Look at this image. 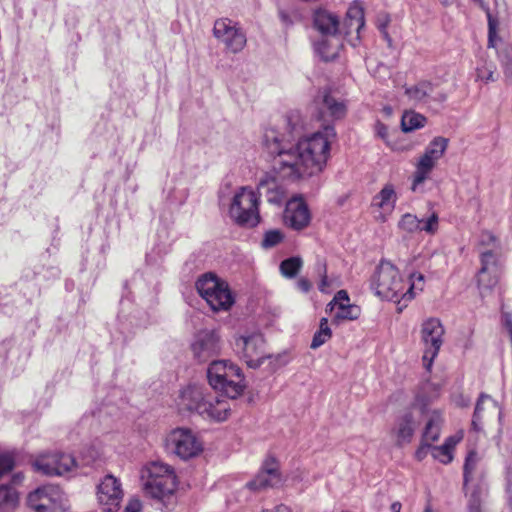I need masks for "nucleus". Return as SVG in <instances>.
<instances>
[{
	"label": "nucleus",
	"mask_w": 512,
	"mask_h": 512,
	"mask_svg": "<svg viewBox=\"0 0 512 512\" xmlns=\"http://www.w3.org/2000/svg\"><path fill=\"white\" fill-rule=\"evenodd\" d=\"M143 486L147 495L165 507L174 503L177 478L172 467L162 462H152L147 467V479Z\"/></svg>",
	"instance_id": "nucleus-4"
},
{
	"label": "nucleus",
	"mask_w": 512,
	"mask_h": 512,
	"mask_svg": "<svg viewBox=\"0 0 512 512\" xmlns=\"http://www.w3.org/2000/svg\"><path fill=\"white\" fill-rule=\"evenodd\" d=\"M247 487L250 490L259 491L266 488L278 487L274 482L271 481L267 474H263L260 471L253 480L247 483Z\"/></svg>",
	"instance_id": "nucleus-38"
},
{
	"label": "nucleus",
	"mask_w": 512,
	"mask_h": 512,
	"mask_svg": "<svg viewBox=\"0 0 512 512\" xmlns=\"http://www.w3.org/2000/svg\"><path fill=\"white\" fill-rule=\"evenodd\" d=\"M333 302L338 306L340 303L349 304V296L346 290H339L334 296L332 302L327 305V308L330 307V310H333Z\"/></svg>",
	"instance_id": "nucleus-49"
},
{
	"label": "nucleus",
	"mask_w": 512,
	"mask_h": 512,
	"mask_svg": "<svg viewBox=\"0 0 512 512\" xmlns=\"http://www.w3.org/2000/svg\"><path fill=\"white\" fill-rule=\"evenodd\" d=\"M430 449L432 450V445H430V443L421 441V445L418 447V449L415 452L416 459L419 461L423 460L427 456L428 451Z\"/></svg>",
	"instance_id": "nucleus-50"
},
{
	"label": "nucleus",
	"mask_w": 512,
	"mask_h": 512,
	"mask_svg": "<svg viewBox=\"0 0 512 512\" xmlns=\"http://www.w3.org/2000/svg\"><path fill=\"white\" fill-rule=\"evenodd\" d=\"M426 118L416 112H405L401 119V127L404 132H411L424 126Z\"/></svg>",
	"instance_id": "nucleus-30"
},
{
	"label": "nucleus",
	"mask_w": 512,
	"mask_h": 512,
	"mask_svg": "<svg viewBox=\"0 0 512 512\" xmlns=\"http://www.w3.org/2000/svg\"><path fill=\"white\" fill-rule=\"evenodd\" d=\"M165 449L183 460L197 456L202 451V443L188 428H176L165 438Z\"/></svg>",
	"instance_id": "nucleus-8"
},
{
	"label": "nucleus",
	"mask_w": 512,
	"mask_h": 512,
	"mask_svg": "<svg viewBox=\"0 0 512 512\" xmlns=\"http://www.w3.org/2000/svg\"><path fill=\"white\" fill-rule=\"evenodd\" d=\"M459 438H456L454 436L448 437L443 445H447L448 448L452 451L455 445L459 442Z\"/></svg>",
	"instance_id": "nucleus-56"
},
{
	"label": "nucleus",
	"mask_w": 512,
	"mask_h": 512,
	"mask_svg": "<svg viewBox=\"0 0 512 512\" xmlns=\"http://www.w3.org/2000/svg\"><path fill=\"white\" fill-rule=\"evenodd\" d=\"M265 361H268V367L271 372L287 365L290 361V357L287 352L278 354H265Z\"/></svg>",
	"instance_id": "nucleus-39"
},
{
	"label": "nucleus",
	"mask_w": 512,
	"mask_h": 512,
	"mask_svg": "<svg viewBox=\"0 0 512 512\" xmlns=\"http://www.w3.org/2000/svg\"><path fill=\"white\" fill-rule=\"evenodd\" d=\"M422 222L423 220L418 219L417 216L406 213L401 217L398 227L408 233H415L420 231Z\"/></svg>",
	"instance_id": "nucleus-36"
},
{
	"label": "nucleus",
	"mask_w": 512,
	"mask_h": 512,
	"mask_svg": "<svg viewBox=\"0 0 512 512\" xmlns=\"http://www.w3.org/2000/svg\"><path fill=\"white\" fill-rule=\"evenodd\" d=\"M39 492L32 491L27 497V505L35 512H57L55 507L38 503Z\"/></svg>",
	"instance_id": "nucleus-42"
},
{
	"label": "nucleus",
	"mask_w": 512,
	"mask_h": 512,
	"mask_svg": "<svg viewBox=\"0 0 512 512\" xmlns=\"http://www.w3.org/2000/svg\"><path fill=\"white\" fill-rule=\"evenodd\" d=\"M481 267L477 273V284L482 296L490 293L500 277L498 254L492 250L480 251Z\"/></svg>",
	"instance_id": "nucleus-12"
},
{
	"label": "nucleus",
	"mask_w": 512,
	"mask_h": 512,
	"mask_svg": "<svg viewBox=\"0 0 512 512\" xmlns=\"http://www.w3.org/2000/svg\"><path fill=\"white\" fill-rule=\"evenodd\" d=\"M37 502H38V503H40V504H44V505H47V506H52V507H54V506L52 505V503H51L50 499L47 497V495H46L45 493H41V494L39 495V499H38V501H37Z\"/></svg>",
	"instance_id": "nucleus-57"
},
{
	"label": "nucleus",
	"mask_w": 512,
	"mask_h": 512,
	"mask_svg": "<svg viewBox=\"0 0 512 512\" xmlns=\"http://www.w3.org/2000/svg\"><path fill=\"white\" fill-rule=\"evenodd\" d=\"M411 278L412 279H417L419 281H422L424 279V276L421 273H418V274L417 273H413L411 275Z\"/></svg>",
	"instance_id": "nucleus-62"
},
{
	"label": "nucleus",
	"mask_w": 512,
	"mask_h": 512,
	"mask_svg": "<svg viewBox=\"0 0 512 512\" xmlns=\"http://www.w3.org/2000/svg\"><path fill=\"white\" fill-rule=\"evenodd\" d=\"M332 337V331L328 325V319L322 318L320 320L319 329L315 332L310 348L317 349L325 344Z\"/></svg>",
	"instance_id": "nucleus-33"
},
{
	"label": "nucleus",
	"mask_w": 512,
	"mask_h": 512,
	"mask_svg": "<svg viewBox=\"0 0 512 512\" xmlns=\"http://www.w3.org/2000/svg\"><path fill=\"white\" fill-rule=\"evenodd\" d=\"M311 221L308 205L301 196H295L286 203L284 210L285 224L297 231L306 228Z\"/></svg>",
	"instance_id": "nucleus-17"
},
{
	"label": "nucleus",
	"mask_w": 512,
	"mask_h": 512,
	"mask_svg": "<svg viewBox=\"0 0 512 512\" xmlns=\"http://www.w3.org/2000/svg\"><path fill=\"white\" fill-rule=\"evenodd\" d=\"M468 512H481V508L468 509Z\"/></svg>",
	"instance_id": "nucleus-63"
},
{
	"label": "nucleus",
	"mask_w": 512,
	"mask_h": 512,
	"mask_svg": "<svg viewBox=\"0 0 512 512\" xmlns=\"http://www.w3.org/2000/svg\"><path fill=\"white\" fill-rule=\"evenodd\" d=\"M234 347L248 367L256 369L265 363V339L261 333L236 338Z\"/></svg>",
	"instance_id": "nucleus-10"
},
{
	"label": "nucleus",
	"mask_w": 512,
	"mask_h": 512,
	"mask_svg": "<svg viewBox=\"0 0 512 512\" xmlns=\"http://www.w3.org/2000/svg\"><path fill=\"white\" fill-rule=\"evenodd\" d=\"M213 35L232 53L242 51L247 42L245 33L229 18H219L214 22Z\"/></svg>",
	"instance_id": "nucleus-11"
},
{
	"label": "nucleus",
	"mask_w": 512,
	"mask_h": 512,
	"mask_svg": "<svg viewBox=\"0 0 512 512\" xmlns=\"http://www.w3.org/2000/svg\"><path fill=\"white\" fill-rule=\"evenodd\" d=\"M316 266H317V272L321 276L319 290L321 292H328L329 282H328V277H327L326 264L321 261H318Z\"/></svg>",
	"instance_id": "nucleus-47"
},
{
	"label": "nucleus",
	"mask_w": 512,
	"mask_h": 512,
	"mask_svg": "<svg viewBox=\"0 0 512 512\" xmlns=\"http://www.w3.org/2000/svg\"><path fill=\"white\" fill-rule=\"evenodd\" d=\"M342 47L343 37L341 34L320 35V38L314 43L316 53L326 62L337 58Z\"/></svg>",
	"instance_id": "nucleus-20"
},
{
	"label": "nucleus",
	"mask_w": 512,
	"mask_h": 512,
	"mask_svg": "<svg viewBox=\"0 0 512 512\" xmlns=\"http://www.w3.org/2000/svg\"><path fill=\"white\" fill-rule=\"evenodd\" d=\"M375 132H376V135L383 139V140H386L387 139V136H388V128L387 126L382 123V122H377L376 125H375Z\"/></svg>",
	"instance_id": "nucleus-52"
},
{
	"label": "nucleus",
	"mask_w": 512,
	"mask_h": 512,
	"mask_svg": "<svg viewBox=\"0 0 512 512\" xmlns=\"http://www.w3.org/2000/svg\"><path fill=\"white\" fill-rule=\"evenodd\" d=\"M502 63L505 77L507 79H512V59H509L507 61L503 60Z\"/></svg>",
	"instance_id": "nucleus-54"
},
{
	"label": "nucleus",
	"mask_w": 512,
	"mask_h": 512,
	"mask_svg": "<svg viewBox=\"0 0 512 512\" xmlns=\"http://www.w3.org/2000/svg\"><path fill=\"white\" fill-rule=\"evenodd\" d=\"M23 479H24L23 474H21V473L14 474L13 478H12V485L14 486V484L21 483Z\"/></svg>",
	"instance_id": "nucleus-60"
},
{
	"label": "nucleus",
	"mask_w": 512,
	"mask_h": 512,
	"mask_svg": "<svg viewBox=\"0 0 512 512\" xmlns=\"http://www.w3.org/2000/svg\"><path fill=\"white\" fill-rule=\"evenodd\" d=\"M364 26V11L357 4L350 6L347 10L346 17L342 26H340L341 37L350 35L353 31L359 34Z\"/></svg>",
	"instance_id": "nucleus-23"
},
{
	"label": "nucleus",
	"mask_w": 512,
	"mask_h": 512,
	"mask_svg": "<svg viewBox=\"0 0 512 512\" xmlns=\"http://www.w3.org/2000/svg\"><path fill=\"white\" fill-rule=\"evenodd\" d=\"M440 424V416H432L426 423L422 434V441L430 443V445H432L433 442H436L440 436Z\"/></svg>",
	"instance_id": "nucleus-32"
},
{
	"label": "nucleus",
	"mask_w": 512,
	"mask_h": 512,
	"mask_svg": "<svg viewBox=\"0 0 512 512\" xmlns=\"http://www.w3.org/2000/svg\"><path fill=\"white\" fill-rule=\"evenodd\" d=\"M229 216L240 227L253 228L260 222L259 197L251 188L241 187L233 196Z\"/></svg>",
	"instance_id": "nucleus-7"
},
{
	"label": "nucleus",
	"mask_w": 512,
	"mask_h": 512,
	"mask_svg": "<svg viewBox=\"0 0 512 512\" xmlns=\"http://www.w3.org/2000/svg\"><path fill=\"white\" fill-rule=\"evenodd\" d=\"M507 481H508L507 489H508V493L510 495V505L512 508V471L509 473Z\"/></svg>",
	"instance_id": "nucleus-58"
},
{
	"label": "nucleus",
	"mask_w": 512,
	"mask_h": 512,
	"mask_svg": "<svg viewBox=\"0 0 512 512\" xmlns=\"http://www.w3.org/2000/svg\"><path fill=\"white\" fill-rule=\"evenodd\" d=\"M76 460L71 454L54 452L39 457L34 466L48 476H63L76 468Z\"/></svg>",
	"instance_id": "nucleus-14"
},
{
	"label": "nucleus",
	"mask_w": 512,
	"mask_h": 512,
	"mask_svg": "<svg viewBox=\"0 0 512 512\" xmlns=\"http://www.w3.org/2000/svg\"><path fill=\"white\" fill-rule=\"evenodd\" d=\"M432 456L443 464H448L452 461V451L447 445L432 446Z\"/></svg>",
	"instance_id": "nucleus-44"
},
{
	"label": "nucleus",
	"mask_w": 512,
	"mask_h": 512,
	"mask_svg": "<svg viewBox=\"0 0 512 512\" xmlns=\"http://www.w3.org/2000/svg\"><path fill=\"white\" fill-rule=\"evenodd\" d=\"M142 508V504L139 499L132 498L127 503L124 512H140Z\"/></svg>",
	"instance_id": "nucleus-51"
},
{
	"label": "nucleus",
	"mask_w": 512,
	"mask_h": 512,
	"mask_svg": "<svg viewBox=\"0 0 512 512\" xmlns=\"http://www.w3.org/2000/svg\"><path fill=\"white\" fill-rule=\"evenodd\" d=\"M283 240V234L279 230L267 231L262 240V247L265 249L275 247Z\"/></svg>",
	"instance_id": "nucleus-45"
},
{
	"label": "nucleus",
	"mask_w": 512,
	"mask_h": 512,
	"mask_svg": "<svg viewBox=\"0 0 512 512\" xmlns=\"http://www.w3.org/2000/svg\"><path fill=\"white\" fill-rule=\"evenodd\" d=\"M436 85L430 81L422 80L413 86L405 87V94L415 103L427 104L431 101L443 103L447 100V93L436 91Z\"/></svg>",
	"instance_id": "nucleus-18"
},
{
	"label": "nucleus",
	"mask_w": 512,
	"mask_h": 512,
	"mask_svg": "<svg viewBox=\"0 0 512 512\" xmlns=\"http://www.w3.org/2000/svg\"><path fill=\"white\" fill-rule=\"evenodd\" d=\"M287 117L289 138L274 129L264 134V145L271 155H275L273 171L278 178L296 181L321 172L329 157L330 145L336 138L334 126L323 123V130L300 139L301 127Z\"/></svg>",
	"instance_id": "nucleus-1"
},
{
	"label": "nucleus",
	"mask_w": 512,
	"mask_h": 512,
	"mask_svg": "<svg viewBox=\"0 0 512 512\" xmlns=\"http://www.w3.org/2000/svg\"><path fill=\"white\" fill-rule=\"evenodd\" d=\"M486 402L491 403L493 409L496 408V403L491 399V397L489 395L482 393L479 396L476 406H475V410H474L473 417H472V423H471L473 430L476 432L481 431V429H482V426H481L482 416H480V407H481V405L485 404Z\"/></svg>",
	"instance_id": "nucleus-35"
},
{
	"label": "nucleus",
	"mask_w": 512,
	"mask_h": 512,
	"mask_svg": "<svg viewBox=\"0 0 512 512\" xmlns=\"http://www.w3.org/2000/svg\"><path fill=\"white\" fill-rule=\"evenodd\" d=\"M401 503L400 502H393L390 506L391 512H400L401 511Z\"/></svg>",
	"instance_id": "nucleus-61"
},
{
	"label": "nucleus",
	"mask_w": 512,
	"mask_h": 512,
	"mask_svg": "<svg viewBox=\"0 0 512 512\" xmlns=\"http://www.w3.org/2000/svg\"><path fill=\"white\" fill-rule=\"evenodd\" d=\"M424 512H433V510L428 506L425 508Z\"/></svg>",
	"instance_id": "nucleus-64"
},
{
	"label": "nucleus",
	"mask_w": 512,
	"mask_h": 512,
	"mask_svg": "<svg viewBox=\"0 0 512 512\" xmlns=\"http://www.w3.org/2000/svg\"><path fill=\"white\" fill-rule=\"evenodd\" d=\"M263 512H290V509H289V507L281 504V505L277 506L274 511L265 510Z\"/></svg>",
	"instance_id": "nucleus-59"
},
{
	"label": "nucleus",
	"mask_w": 512,
	"mask_h": 512,
	"mask_svg": "<svg viewBox=\"0 0 512 512\" xmlns=\"http://www.w3.org/2000/svg\"><path fill=\"white\" fill-rule=\"evenodd\" d=\"M260 472L267 474L271 481L277 486L281 485L284 481L282 473L280 472V463L273 455H268L261 465Z\"/></svg>",
	"instance_id": "nucleus-26"
},
{
	"label": "nucleus",
	"mask_w": 512,
	"mask_h": 512,
	"mask_svg": "<svg viewBox=\"0 0 512 512\" xmlns=\"http://www.w3.org/2000/svg\"><path fill=\"white\" fill-rule=\"evenodd\" d=\"M35 492H39V495L41 493H45L47 497L50 499L52 505L57 509H62L64 507V493L60 489L59 486L55 485H45L40 488H37L34 490Z\"/></svg>",
	"instance_id": "nucleus-29"
},
{
	"label": "nucleus",
	"mask_w": 512,
	"mask_h": 512,
	"mask_svg": "<svg viewBox=\"0 0 512 512\" xmlns=\"http://www.w3.org/2000/svg\"><path fill=\"white\" fill-rule=\"evenodd\" d=\"M207 378L213 389L220 390L230 399H236L245 389L242 370L228 360L212 361L207 369Z\"/></svg>",
	"instance_id": "nucleus-5"
},
{
	"label": "nucleus",
	"mask_w": 512,
	"mask_h": 512,
	"mask_svg": "<svg viewBox=\"0 0 512 512\" xmlns=\"http://www.w3.org/2000/svg\"><path fill=\"white\" fill-rule=\"evenodd\" d=\"M478 245L484 248L482 251L492 250L499 255V252L496 251L498 248L497 238L490 232L481 233Z\"/></svg>",
	"instance_id": "nucleus-43"
},
{
	"label": "nucleus",
	"mask_w": 512,
	"mask_h": 512,
	"mask_svg": "<svg viewBox=\"0 0 512 512\" xmlns=\"http://www.w3.org/2000/svg\"><path fill=\"white\" fill-rule=\"evenodd\" d=\"M495 73L496 66L493 62L484 61V63L476 69L477 79L484 82L496 81L497 77L495 76Z\"/></svg>",
	"instance_id": "nucleus-37"
},
{
	"label": "nucleus",
	"mask_w": 512,
	"mask_h": 512,
	"mask_svg": "<svg viewBox=\"0 0 512 512\" xmlns=\"http://www.w3.org/2000/svg\"><path fill=\"white\" fill-rule=\"evenodd\" d=\"M194 359L199 363H205L221 352L220 335L216 330L199 331L191 344Z\"/></svg>",
	"instance_id": "nucleus-13"
},
{
	"label": "nucleus",
	"mask_w": 512,
	"mask_h": 512,
	"mask_svg": "<svg viewBox=\"0 0 512 512\" xmlns=\"http://www.w3.org/2000/svg\"><path fill=\"white\" fill-rule=\"evenodd\" d=\"M258 193L265 195L271 204L280 205L284 201V189L278 184L274 175H263L257 185Z\"/></svg>",
	"instance_id": "nucleus-21"
},
{
	"label": "nucleus",
	"mask_w": 512,
	"mask_h": 512,
	"mask_svg": "<svg viewBox=\"0 0 512 512\" xmlns=\"http://www.w3.org/2000/svg\"><path fill=\"white\" fill-rule=\"evenodd\" d=\"M477 464V454L475 452H470L465 460L463 467V477H464V488L469 489L468 485L471 481L472 471L475 469Z\"/></svg>",
	"instance_id": "nucleus-41"
},
{
	"label": "nucleus",
	"mask_w": 512,
	"mask_h": 512,
	"mask_svg": "<svg viewBox=\"0 0 512 512\" xmlns=\"http://www.w3.org/2000/svg\"><path fill=\"white\" fill-rule=\"evenodd\" d=\"M19 504V493L12 484L0 485V510H13Z\"/></svg>",
	"instance_id": "nucleus-25"
},
{
	"label": "nucleus",
	"mask_w": 512,
	"mask_h": 512,
	"mask_svg": "<svg viewBox=\"0 0 512 512\" xmlns=\"http://www.w3.org/2000/svg\"><path fill=\"white\" fill-rule=\"evenodd\" d=\"M444 327L437 318H430L423 322L421 327V340L424 345L423 363L427 370L432 366L443 344Z\"/></svg>",
	"instance_id": "nucleus-9"
},
{
	"label": "nucleus",
	"mask_w": 512,
	"mask_h": 512,
	"mask_svg": "<svg viewBox=\"0 0 512 512\" xmlns=\"http://www.w3.org/2000/svg\"><path fill=\"white\" fill-rule=\"evenodd\" d=\"M485 491L486 489L482 484H477L471 488L468 499V509L481 508Z\"/></svg>",
	"instance_id": "nucleus-40"
},
{
	"label": "nucleus",
	"mask_w": 512,
	"mask_h": 512,
	"mask_svg": "<svg viewBox=\"0 0 512 512\" xmlns=\"http://www.w3.org/2000/svg\"><path fill=\"white\" fill-rule=\"evenodd\" d=\"M14 467V459L8 454L0 455V477L10 472Z\"/></svg>",
	"instance_id": "nucleus-48"
},
{
	"label": "nucleus",
	"mask_w": 512,
	"mask_h": 512,
	"mask_svg": "<svg viewBox=\"0 0 512 512\" xmlns=\"http://www.w3.org/2000/svg\"><path fill=\"white\" fill-rule=\"evenodd\" d=\"M195 287L199 295L215 311H228L235 302L228 283L212 272L201 275Z\"/></svg>",
	"instance_id": "nucleus-6"
},
{
	"label": "nucleus",
	"mask_w": 512,
	"mask_h": 512,
	"mask_svg": "<svg viewBox=\"0 0 512 512\" xmlns=\"http://www.w3.org/2000/svg\"><path fill=\"white\" fill-rule=\"evenodd\" d=\"M374 201L375 205L381 209H394L397 201V194L394 186L390 183L386 184L380 192L375 195Z\"/></svg>",
	"instance_id": "nucleus-27"
},
{
	"label": "nucleus",
	"mask_w": 512,
	"mask_h": 512,
	"mask_svg": "<svg viewBox=\"0 0 512 512\" xmlns=\"http://www.w3.org/2000/svg\"><path fill=\"white\" fill-rule=\"evenodd\" d=\"M313 25L320 35L341 34L338 17L324 9H318L314 12Z\"/></svg>",
	"instance_id": "nucleus-22"
},
{
	"label": "nucleus",
	"mask_w": 512,
	"mask_h": 512,
	"mask_svg": "<svg viewBox=\"0 0 512 512\" xmlns=\"http://www.w3.org/2000/svg\"><path fill=\"white\" fill-rule=\"evenodd\" d=\"M361 314L359 306L354 304L340 303L334 315L333 322L339 323L341 320H356Z\"/></svg>",
	"instance_id": "nucleus-31"
},
{
	"label": "nucleus",
	"mask_w": 512,
	"mask_h": 512,
	"mask_svg": "<svg viewBox=\"0 0 512 512\" xmlns=\"http://www.w3.org/2000/svg\"><path fill=\"white\" fill-rule=\"evenodd\" d=\"M303 261L300 257H290L280 264V271L286 278H294L302 268Z\"/></svg>",
	"instance_id": "nucleus-34"
},
{
	"label": "nucleus",
	"mask_w": 512,
	"mask_h": 512,
	"mask_svg": "<svg viewBox=\"0 0 512 512\" xmlns=\"http://www.w3.org/2000/svg\"><path fill=\"white\" fill-rule=\"evenodd\" d=\"M438 215L437 213H432V215L426 220L422 222L420 231H425L428 234H434L438 230Z\"/></svg>",
	"instance_id": "nucleus-46"
},
{
	"label": "nucleus",
	"mask_w": 512,
	"mask_h": 512,
	"mask_svg": "<svg viewBox=\"0 0 512 512\" xmlns=\"http://www.w3.org/2000/svg\"><path fill=\"white\" fill-rule=\"evenodd\" d=\"M278 15L282 23H284L285 25L288 26L292 24V20L290 19V16L286 11L279 10Z\"/></svg>",
	"instance_id": "nucleus-55"
},
{
	"label": "nucleus",
	"mask_w": 512,
	"mask_h": 512,
	"mask_svg": "<svg viewBox=\"0 0 512 512\" xmlns=\"http://www.w3.org/2000/svg\"><path fill=\"white\" fill-rule=\"evenodd\" d=\"M412 283L406 291L403 280L400 277L398 269L389 261L382 260L371 278V288L375 294L387 301H398L401 296L403 299L413 298Z\"/></svg>",
	"instance_id": "nucleus-3"
},
{
	"label": "nucleus",
	"mask_w": 512,
	"mask_h": 512,
	"mask_svg": "<svg viewBox=\"0 0 512 512\" xmlns=\"http://www.w3.org/2000/svg\"><path fill=\"white\" fill-rule=\"evenodd\" d=\"M448 143V138L437 136L427 145L424 154L437 162L444 155Z\"/></svg>",
	"instance_id": "nucleus-28"
},
{
	"label": "nucleus",
	"mask_w": 512,
	"mask_h": 512,
	"mask_svg": "<svg viewBox=\"0 0 512 512\" xmlns=\"http://www.w3.org/2000/svg\"><path fill=\"white\" fill-rule=\"evenodd\" d=\"M315 109L317 111V119L328 122L327 118L332 120H340L347 113V106L344 100L336 99L328 89L319 91L314 99Z\"/></svg>",
	"instance_id": "nucleus-15"
},
{
	"label": "nucleus",
	"mask_w": 512,
	"mask_h": 512,
	"mask_svg": "<svg viewBox=\"0 0 512 512\" xmlns=\"http://www.w3.org/2000/svg\"><path fill=\"white\" fill-rule=\"evenodd\" d=\"M418 424L412 411L405 410L399 413L391 430V434L396 438V444L399 447L412 441Z\"/></svg>",
	"instance_id": "nucleus-19"
},
{
	"label": "nucleus",
	"mask_w": 512,
	"mask_h": 512,
	"mask_svg": "<svg viewBox=\"0 0 512 512\" xmlns=\"http://www.w3.org/2000/svg\"><path fill=\"white\" fill-rule=\"evenodd\" d=\"M121 483L113 475H106L97 486V498L105 512H116L122 499Z\"/></svg>",
	"instance_id": "nucleus-16"
},
{
	"label": "nucleus",
	"mask_w": 512,
	"mask_h": 512,
	"mask_svg": "<svg viewBox=\"0 0 512 512\" xmlns=\"http://www.w3.org/2000/svg\"><path fill=\"white\" fill-rule=\"evenodd\" d=\"M179 406L187 411L197 413L203 419L215 422L227 420L231 411L227 400L196 385H190L181 391Z\"/></svg>",
	"instance_id": "nucleus-2"
},
{
	"label": "nucleus",
	"mask_w": 512,
	"mask_h": 512,
	"mask_svg": "<svg viewBox=\"0 0 512 512\" xmlns=\"http://www.w3.org/2000/svg\"><path fill=\"white\" fill-rule=\"evenodd\" d=\"M436 163L437 162L435 160H433L432 158L428 157V155H425L423 153V155L419 158V161L416 165V171L414 173L413 184L411 187L413 191L416 190V187L419 184L423 183L427 179L428 175L434 169Z\"/></svg>",
	"instance_id": "nucleus-24"
},
{
	"label": "nucleus",
	"mask_w": 512,
	"mask_h": 512,
	"mask_svg": "<svg viewBox=\"0 0 512 512\" xmlns=\"http://www.w3.org/2000/svg\"><path fill=\"white\" fill-rule=\"evenodd\" d=\"M296 286L300 291L304 293L309 292L312 287L311 282L306 278H300L297 281Z\"/></svg>",
	"instance_id": "nucleus-53"
}]
</instances>
